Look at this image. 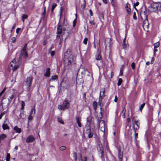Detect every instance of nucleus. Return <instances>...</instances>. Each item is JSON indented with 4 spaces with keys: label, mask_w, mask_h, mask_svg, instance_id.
Segmentation results:
<instances>
[{
    "label": "nucleus",
    "mask_w": 161,
    "mask_h": 161,
    "mask_svg": "<svg viewBox=\"0 0 161 161\" xmlns=\"http://www.w3.org/2000/svg\"><path fill=\"white\" fill-rule=\"evenodd\" d=\"M103 2L105 4L107 3V0H103Z\"/></svg>",
    "instance_id": "nucleus-59"
},
{
    "label": "nucleus",
    "mask_w": 161,
    "mask_h": 161,
    "mask_svg": "<svg viewBox=\"0 0 161 161\" xmlns=\"http://www.w3.org/2000/svg\"><path fill=\"white\" fill-rule=\"evenodd\" d=\"M63 105L65 109H68L69 107V102L66 99H65L63 102Z\"/></svg>",
    "instance_id": "nucleus-9"
},
{
    "label": "nucleus",
    "mask_w": 161,
    "mask_h": 161,
    "mask_svg": "<svg viewBox=\"0 0 161 161\" xmlns=\"http://www.w3.org/2000/svg\"><path fill=\"white\" fill-rule=\"evenodd\" d=\"M125 112H126V110H125V108H124L122 112V113H123V116H124V118H125Z\"/></svg>",
    "instance_id": "nucleus-54"
},
{
    "label": "nucleus",
    "mask_w": 161,
    "mask_h": 161,
    "mask_svg": "<svg viewBox=\"0 0 161 161\" xmlns=\"http://www.w3.org/2000/svg\"><path fill=\"white\" fill-rule=\"evenodd\" d=\"M6 88H5V87L4 88H3V90L2 91V92L3 93H4V92H5V90H6Z\"/></svg>",
    "instance_id": "nucleus-62"
},
{
    "label": "nucleus",
    "mask_w": 161,
    "mask_h": 161,
    "mask_svg": "<svg viewBox=\"0 0 161 161\" xmlns=\"http://www.w3.org/2000/svg\"><path fill=\"white\" fill-rule=\"evenodd\" d=\"M89 12H90V15L91 16H92L93 15V13H92V10L91 9H90L89 10Z\"/></svg>",
    "instance_id": "nucleus-58"
},
{
    "label": "nucleus",
    "mask_w": 161,
    "mask_h": 161,
    "mask_svg": "<svg viewBox=\"0 0 161 161\" xmlns=\"http://www.w3.org/2000/svg\"><path fill=\"white\" fill-rule=\"evenodd\" d=\"M7 137L6 135L5 134H2L0 136V139L2 140H3Z\"/></svg>",
    "instance_id": "nucleus-22"
},
{
    "label": "nucleus",
    "mask_w": 161,
    "mask_h": 161,
    "mask_svg": "<svg viewBox=\"0 0 161 161\" xmlns=\"http://www.w3.org/2000/svg\"><path fill=\"white\" fill-rule=\"evenodd\" d=\"M57 34H60L62 33H64V31H65V28H62L61 25H58L57 28Z\"/></svg>",
    "instance_id": "nucleus-8"
},
{
    "label": "nucleus",
    "mask_w": 161,
    "mask_h": 161,
    "mask_svg": "<svg viewBox=\"0 0 161 161\" xmlns=\"http://www.w3.org/2000/svg\"><path fill=\"white\" fill-rule=\"evenodd\" d=\"M86 130L85 131V133L88 135V137L90 138L93 137L94 132V129H91L89 126L86 127Z\"/></svg>",
    "instance_id": "nucleus-5"
},
{
    "label": "nucleus",
    "mask_w": 161,
    "mask_h": 161,
    "mask_svg": "<svg viewBox=\"0 0 161 161\" xmlns=\"http://www.w3.org/2000/svg\"><path fill=\"white\" fill-rule=\"evenodd\" d=\"M65 149H66V147L65 146H61L59 148L60 150H61V151L64 150Z\"/></svg>",
    "instance_id": "nucleus-45"
},
{
    "label": "nucleus",
    "mask_w": 161,
    "mask_h": 161,
    "mask_svg": "<svg viewBox=\"0 0 161 161\" xmlns=\"http://www.w3.org/2000/svg\"><path fill=\"white\" fill-rule=\"evenodd\" d=\"M111 3L113 6L115 7V2L114 0H111Z\"/></svg>",
    "instance_id": "nucleus-38"
},
{
    "label": "nucleus",
    "mask_w": 161,
    "mask_h": 161,
    "mask_svg": "<svg viewBox=\"0 0 161 161\" xmlns=\"http://www.w3.org/2000/svg\"><path fill=\"white\" fill-rule=\"evenodd\" d=\"M133 18L135 20H136L137 18L136 16V13L135 12L133 13Z\"/></svg>",
    "instance_id": "nucleus-43"
},
{
    "label": "nucleus",
    "mask_w": 161,
    "mask_h": 161,
    "mask_svg": "<svg viewBox=\"0 0 161 161\" xmlns=\"http://www.w3.org/2000/svg\"><path fill=\"white\" fill-rule=\"evenodd\" d=\"M44 75L47 77H49L50 76V69L49 68L47 69L46 72L44 74Z\"/></svg>",
    "instance_id": "nucleus-15"
},
{
    "label": "nucleus",
    "mask_w": 161,
    "mask_h": 161,
    "mask_svg": "<svg viewBox=\"0 0 161 161\" xmlns=\"http://www.w3.org/2000/svg\"><path fill=\"white\" fill-rule=\"evenodd\" d=\"M161 9V3H153L150 5L149 11L150 12H155L158 10H160Z\"/></svg>",
    "instance_id": "nucleus-2"
},
{
    "label": "nucleus",
    "mask_w": 161,
    "mask_h": 161,
    "mask_svg": "<svg viewBox=\"0 0 161 161\" xmlns=\"http://www.w3.org/2000/svg\"><path fill=\"white\" fill-rule=\"evenodd\" d=\"M8 122V120L6 119L4 121V123L2 125V127L4 130H8L9 129V127L7 125Z\"/></svg>",
    "instance_id": "nucleus-10"
},
{
    "label": "nucleus",
    "mask_w": 161,
    "mask_h": 161,
    "mask_svg": "<svg viewBox=\"0 0 161 161\" xmlns=\"http://www.w3.org/2000/svg\"><path fill=\"white\" fill-rule=\"evenodd\" d=\"M93 108L95 111L96 110L97 108V102L96 101L94 102L93 103Z\"/></svg>",
    "instance_id": "nucleus-21"
},
{
    "label": "nucleus",
    "mask_w": 161,
    "mask_h": 161,
    "mask_svg": "<svg viewBox=\"0 0 161 161\" xmlns=\"http://www.w3.org/2000/svg\"><path fill=\"white\" fill-rule=\"evenodd\" d=\"M103 99V97L101 96V94H100L99 100L98 102V105L100 106V109H102V107L101 106V104L102 103V100Z\"/></svg>",
    "instance_id": "nucleus-14"
},
{
    "label": "nucleus",
    "mask_w": 161,
    "mask_h": 161,
    "mask_svg": "<svg viewBox=\"0 0 161 161\" xmlns=\"http://www.w3.org/2000/svg\"><path fill=\"white\" fill-rule=\"evenodd\" d=\"M154 60V58H152L151 59V63L152 64H153V61Z\"/></svg>",
    "instance_id": "nucleus-57"
},
{
    "label": "nucleus",
    "mask_w": 161,
    "mask_h": 161,
    "mask_svg": "<svg viewBox=\"0 0 161 161\" xmlns=\"http://www.w3.org/2000/svg\"><path fill=\"white\" fill-rule=\"evenodd\" d=\"M32 78L31 76H30L27 78L26 80V84L28 86L27 89L28 90H30V87L31 85V81Z\"/></svg>",
    "instance_id": "nucleus-7"
},
{
    "label": "nucleus",
    "mask_w": 161,
    "mask_h": 161,
    "mask_svg": "<svg viewBox=\"0 0 161 161\" xmlns=\"http://www.w3.org/2000/svg\"><path fill=\"white\" fill-rule=\"evenodd\" d=\"M88 41V39L87 38H85L83 40V43L85 45H86L87 43V42Z\"/></svg>",
    "instance_id": "nucleus-37"
},
{
    "label": "nucleus",
    "mask_w": 161,
    "mask_h": 161,
    "mask_svg": "<svg viewBox=\"0 0 161 161\" xmlns=\"http://www.w3.org/2000/svg\"><path fill=\"white\" fill-rule=\"evenodd\" d=\"M117 100H118V97H117V96H115V99L114 100V101L115 102H117Z\"/></svg>",
    "instance_id": "nucleus-55"
},
{
    "label": "nucleus",
    "mask_w": 161,
    "mask_h": 161,
    "mask_svg": "<svg viewBox=\"0 0 161 161\" xmlns=\"http://www.w3.org/2000/svg\"><path fill=\"white\" fill-rule=\"evenodd\" d=\"M118 156L119 160L121 161L123 158V153L120 151L119 152Z\"/></svg>",
    "instance_id": "nucleus-17"
},
{
    "label": "nucleus",
    "mask_w": 161,
    "mask_h": 161,
    "mask_svg": "<svg viewBox=\"0 0 161 161\" xmlns=\"http://www.w3.org/2000/svg\"><path fill=\"white\" fill-rule=\"evenodd\" d=\"M138 122H136V123H134L135 124V125H136V126L138 127V128H139V125L138 124V123H137Z\"/></svg>",
    "instance_id": "nucleus-61"
},
{
    "label": "nucleus",
    "mask_w": 161,
    "mask_h": 161,
    "mask_svg": "<svg viewBox=\"0 0 161 161\" xmlns=\"http://www.w3.org/2000/svg\"><path fill=\"white\" fill-rule=\"evenodd\" d=\"M27 47V44H25L24 47L22 48L20 52V57H23L24 58H27L28 57V54L26 52V49Z\"/></svg>",
    "instance_id": "nucleus-6"
},
{
    "label": "nucleus",
    "mask_w": 161,
    "mask_h": 161,
    "mask_svg": "<svg viewBox=\"0 0 161 161\" xmlns=\"http://www.w3.org/2000/svg\"><path fill=\"white\" fill-rule=\"evenodd\" d=\"M157 49H156V48H154V50H153V53L154 54H155L156 52L157 51Z\"/></svg>",
    "instance_id": "nucleus-56"
},
{
    "label": "nucleus",
    "mask_w": 161,
    "mask_h": 161,
    "mask_svg": "<svg viewBox=\"0 0 161 161\" xmlns=\"http://www.w3.org/2000/svg\"><path fill=\"white\" fill-rule=\"evenodd\" d=\"M100 156L101 158H102L104 156V154H103V150H102L100 153Z\"/></svg>",
    "instance_id": "nucleus-41"
},
{
    "label": "nucleus",
    "mask_w": 161,
    "mask_h": 161,
    "mask_svg": "<svg viewBox=\"0 0 161 161\" xmlns=\"http://www.w3.org/2000/svg\"><path fill=\"white\" fill-rule=\"evenodd\" d=\"M35 114V109L34 107L32 108L30 111V115L34 116Z\"/></svg>",
    "instance_id": "nucleus-19"
},
{
    "label": "nucleus",
    "mask_w": 161,
    "mask_h": 161,
    "mask_svg": "<svg viewBox=\"0 0 161 161\" xmlns=\"http://www.w3.org/2000/svg\"><path fill=\"white\" fill-rule=\"evenodd\" d=\"M21 30V28H18L16 30V33L18 34L19 33V31Z\"/></svg>",
    "instance_id": "nucleus-53"
},
{
    "label": "nucleus",
    "mask_w": 161,
    "mask_h": 161,
    "mask_svg": "<svg viewBox=\"0 0 161 161\" xmlns=\"http://www.w3.org/2000/svg\"><path fill=\"white\" fill-rule=\"evenodd\" d=\"M102 129H101V130L103 132H104L105 131V129L103 127V128H102Z\"/></svg>",
    "instance_id": "nucleus-63"
},
{
    "label": "nucleus",
    "mask_w": 161,
    "mask_h": 161,
    "mask_svg": "<svg viewBox=\"0 0 161 161\" xmlns=\"http://www.w3.org/2000/svg\"><path fill=\"white\" fill-rule=\"evenodd\" d=\"M131 66L132 69H135V63L134 62L132 63L131 64Z\"/></svg>",
    "instance_id": "nucleus-44"
},
{
    "label": "nucleus",
    "mask_w": 161,
    "mask_h": 161,
    "mask_svg": "<svg viewBox=\"0 0 161 161\" xmlns=\"http://www.w3.org/2000/svg\"><path fill=\"white\" fill-rule=\"evenodd\" d=\"M35 139L33 136L30 135L27 137L26 142L27 143L32 142H33Z\"/></svg>",
    "instance_id": "nucleus-11"
},
{
    "label": "nucleus",
    "mask_w": 161,
    "mask_h": 161,
    "mask_svg": "<svg viewBox=\"0 0 161 161\" xmlns=\"http://www.w3.org/2000/svg\"><path fill=\"white\" fill-rule=\"evenodd\" d=\"M125 39H126V37H125V38L124 39L123 43V48H125Z\"/></svg>",
    "instance_id": "nucleus-39"
},
{
    "label": "nucleus",
    "mask_w": 161,
    "mask_h": 161,
    "mask_svg": "<svg viewBox=\"0 0 161 161\" xmlns=\"http://www.w3.org/2000/svg\"><path fill=\"white\" fill-rule=\"evenodd\" d=\"M20 65V62L18 61H16L15 59H14L10 63L9 68L10 70L14 71L19 68Z\"/></svg>",
    "instance_id": "nucleus-3"
},
{
    "label": "nucleus",
    "mask_w": 161,
    "mask_h": 161,
    "mask_svg": "<svg viewBox=\"0 0 161 161\" xmlns=\"http://www.w3.org/2000/svg\"><path fill=\"white\" fill-rule=\"evenodd\" d=\"M101 112L99 113V118L101 119L102 118V117H103V114H102V109L101 110Z\"/></svg>",
    "instance_id": "nucleus-49"
},
{
    "label": "nucleus",
    "mask_w": 161,
    "mask_h": 161,
    "mask_svg": "<svg viewBox=\"0 0 161 161\" xmlns=\"http://www.w3.org/2000/svg\"><path fill=\"white\" fill-rule=\"evenodd\" d=\"M122 82V80L121 78H119L118 80L117 85L118 86H119L121 85Z\"/></svg>",
    "instance_id": "nucleus-29"
},
{
    "label": "nucleus",
    "mask_w": 161,
    "mask_h": 161,
    "mask_svg": "<svg viewBox=\"0 0 161 161\" xmlns=\"http://www.w3.org/2000/svg\"><path fill=\"white\" fill-rule=\"evenodd\" d=\"M76 122L78 125V126L80 127H81V125L80 122V119L79 117L78 116L76 117Z\"/></svg>",
    "instance_id": "nucleus-16"
},
{
    "label": "nucleus",
    "mask_w": 161,
    "mask_h": 161,
    "mask_svg": "<svg viewBox=\"0 0 161 161\" xmlns=\"http://www.w3.org/2000/svg\"><path fill=\"white\" fill-rule=\"evenodd\" d=\"M137 118L136 117H134L133 118L132 120V122L133 123H136V122H138V120L137 119H136V118Z\"/></svg>",
    "instance_id": "nucleus-35"
},
{
    "label": "nucleus",
    "mask_w": 161,
    "mask_h": 161,
    "mask_svg": "<svg viewBox=\"0 0 161 161\" xmlns=\"http://www.w3.org/2000/svg\"><path fill=\"white\" fill-rule=\"evenodd\" d=\"M105 91V89L104 88H103L101 89L100 94H101V96H103L104 94Z\"/></svg>",
    "instance_id": "nucleus-20"
},
{
    "label": "nucleus",
    "mask_w": 161,
    "mask_h": 161,
    "mask_svg": "<svg viewBox=\"0 0 161 161\" xmlns=\"http://www.w3.org/2000/svg\"><path fill=\"white\" fill-rule=\"evenodd\" d=\"M13 129L16 133H20L21 132V129L20 128L18 127L17 126H15L14 127Z\"/></svg>",
    "instance_id": "nucleus-13"
},
{
    "label": "nucleus",
    "mask_w": 161,
    "mask_h": 161,
    "mask_svg": "<svg viewBox=\"0 0 161 161\" xmlns=\"http://www.w3.org/2000/svg\"><path fill=\"white\" fill-rule=\"evenodd\" d=\"M95 58L97 60H99L101 59V56L100 54H97L96 55Z\"/></svg>",
    "instance_id": "nucleus-25"
},
{
    "label": "nucleus",
    "mask_w": 161,
    "mask_h": 161,
    "mask_svg": "<svg viewBox=\"0 0 161 161\" xmlns=\"http://www.w3.org/2000/svg\"><path fill=\"white\" fill-rule=\"evenodd\" d=\"M145 105V103H143L140 106V110L141 112H142V110L143 109Z\"/></svg>",
    "instance_id": "nucleus-32"
},
{
    "label": "nucleus",
    "mask_w": 161,
    "mask_h": 161,
    "mask_svg": "<svg viewBox=\"0 0 161 161\" xmlns=\"http://www.w3.org/2000/svg\"><path fill=\"white\" fill-rule=\"evenodd\" d=\"M89 23L90 24L92 25H95V23L94 22L93 20L92 21H90Z\"/></svg>",
    "instance_id": "nucleus-52"
},
{
    "label": "nucleus",
    "mask_w": 161,
    "mask_h": 161,
    "mask_svg": "<svg viewBox=\"0 0 161 161\" xmlns=\"http://www.w3.org/2000/svg\"><path fill=\"white\" fill-rule=\"evenodd\" d=\"M159 46V42H157L154 44V48H156L158 47Z\"/></svg>",
    "instance_id": "nucleus-34"
},
{
    "label": "nucleus",
    "mask_w": 161,
    "mask_h": 161,
    "mask_svg": "<svg viewBox=\"0 0 161 161\" xmlns=\"http://www.w3.org/2000/svg\"><path fill=\"white\" fill-rule=\"evenodd\" d=\"M46 7L44 5V11L42 13V16L43 18H44L45 16V15L46 13Z\"/></svg>",
    "instance_id": "nucleus-36"
},
{
    "label": "nucleus",
    "mask_w": 161,
    "mask_h": 161,
    "mask_svg": "<svg viewBox=\"0 0 161 161\" xmlns=\"http://www.w3.org/2000/svg\"><path fill=\"white\" fill-rule=\"evenodd\" d=\"M62 36L61 37V36L60 35H57L56 37V39L59 40V44H61L62 43Z\"/></svg>",
    "instance_id": "nucleus-18"
},
{
    "label": "nucleus",
    "mask_w": 161,
    "mask_h": 161,
    "mask_svg": "<svg viewBox=\"0 0 161 161\" xmlns=\"http://www.w3.org/2000/svg\"><path fill=\"white\" fill-rule=\"evenodd\" d=\"M55 52L54 51H52L51 52V56L53 57L55 54Z\"/></svg>",
    "instance_id": "nucleus-47"
},
{
    "label": "nucleus",
    "mask_w": 161,
    "mask_h": 161,
    "mask_svg": "<svg viewBox=\"0 0 161 161\" xmlns=\"http://www.w3.org/2000/svg\"><path fill=\"white\" fill-rule=\"evenodd\" d=\"M10 158V155L9 153H8L7 154V157L6 158V161H9Z\"/></svg>",
    "instance_id": "nucleus-28"
},
{
    "label": "nucleus",
    "mask_w": 161,
    "mask_h": 161,
    "mask_svg": "<svg viewBox=\"0 0 161 161\" xmlns=\"http://www.w3.org/2000/svg\"><path fill=\"white\" fill-rule=\"evenodd\" d=\"M58 78V76L57 75H55L52 76V79L53 80H55L57 79Z\"/></svg>",
    "instance_id": "nucleus-40"
},
{
    "label": "nucleus",
    "mask_w": 161,
    "mask_h": 161,
    "mask_svg": "<svg viewBox=\"0 0 161 161\" xmlns=\"http://www.w3.org/2000/svg\"><path fill=\"white\" fill-rule=\"evenodd\" d=\"M21 109L23 110L24 109V107L25 105V104L23 101H21Z\"/></svg>",
    "instance_id": "nucleus-27"
},
{
    "label": "nucleus",
    "mask_w": 161,
    "mask_h": 161,
    "mask_svg": "<svg viewBox=\"0 0 161 161\" xmlns=\"http://www.w3.org/2000/svg\"><path fill=\"white\" fill-rule=\"evenodd\" d=\"M58 108L59 110H65L63 106H62L61 105H58Z\"/></svg>",
    "instance_id": "nucleus-24"
},
{
    "label": "nucleus",
    "mask_w": 161,
    "mask_h": 161,
    "mask_svg": "<svg viewBox=\"0 0 161 161\" xmlns=\"http://www.w3.org/2000/svg\"><path fill=\"white\" fill-rule=\"evenodd\" d=\"M73 56L70 49H68L64 54V64L65 67L69 66L72 62Z\"/></svg>",
    "instance_id": "nucleus-1"
},
{
    "label": "nucleus",
    "mask_w": 161,
    "mask_h": 161,
    "mask_svg": "<svg viewBox=\"0 0 161 161\" xmlns=\"http://www.w3.org/2000/svg\"><path fill=\"white\" fill-rule=\"evenodd\" d=\"M73 157V158H74V160L75 161H76L77 160V155L76 152H75L74 153Z\"/></svg>",
    "instance_id": "nucleus-30"
},
{
    "label": "nucleus",
    "mask_w": 161,
    "mask_h": 161,
    "mask_svg": "<svg viewBox=\"0 0 161 161\" xmlns=\"http://www.w3.org/2000/svg\"><path fill=\"white\" fill-rule=\"evenodd\" d=\"M12 42L13 43L14 42L16 41V38L14 37H13L11 38Z\"/></svg>",
    "instance_id": "nucleus-51"
},
{
    "label": "nucleus",
    "mask_w": 161,
    "mask_h": 161,
    "mask_svg": "<svg viewBox=\"0 0 161 161\" xmlns=\"http://www.w3.org/2000/svg\"><path fill=\"white\" fill-rule=\"evenodd\" d=\"M28 17V16L26 14H23L22 15V20L23 22L24 21L25 19H27Z\"/></svg>",
    "instance_id": "nucleus-23"
},
{
    "label": "nucleus",
    "mask_w": 161,
    "mask_h": 161,
    "mask_svg": "<svg viewBox=\"0 0 161 161\" xmlns=\"http://www.w3.org/2000/svg\"><path fill=\"white\" fill-rule=\"evenodd\" d=\"M141 17L142 19L144 20L143 27L144 28H148V21L147 20V12L146 11H142L141 13Z\"/></svg>",
    "instance_id": "nucleus-4"
},
{
    "label": "nucleus",
    "mask_w": 161,
    "mask_h": 161,
    "mask_svg": "<svg viewBox=\"0 0 161 161\" xmlns=\"http://www.w3.org/2000/svg\"><path fill=\"white\" fill-rule=\"evenodd\" d=\"M58 122L61 123L62 124H64V122L62 120L61 118H59L58 119Z\"/></svg>",
    "instance_id": "nucleus-33"
},
{
    "label": "nucleus",
    "mask_w": 161,
    "mask_h": 161,
    "mask_svg": "<svg viewBox=\"0 0 161 161\" xmlns=\"http://www.w3.org/2000/svg\"><path fill=\"white\" fill-rule=\"evenodd\" d=\"M84 161H87V158L86 157H84Z\"/></svg>",
    "instance_id": "nucleus-64"
},
{
    "label": "nucleus",
    "mask_w": 161,
    "mask_h": 161,
    "mask_svg": "<svg viewBox=\"0 0 161 161\" xmlns=\"http://www.w3.org/2000/svg\"><path fill=\"white\" fill-rule=\"evenodd\" d=\"M130 7V5L128 3L125 4V8L128 14H130L131 12Z\"/></svg>",
    "instance_id": "nucleus-12"
},
{
    "label": "nucleus",
    "mask_w": 161,
    "mask_h": 161,
    "mask_svg": "<svg viewBox=\"0 0 161 161\" xmlns=\"http://www.w3.org/2000/svg\"><path fill=\"white\" fill-rule=\"evenodd\" d=\"M139 3L138 2H136V3H134V7L135 8L136 6H138L139 4Z\"/></svg>",
    "instance_id": "nucleus-48"
},
{
    "label": "nucleus",
    "mask_w": 161,
    "mask_h": 161,
    "mask_svg": "<svg viewBox=\"0 0 161 161\" xmlns=\"http://www.w3.org/2000/svg\"><path fill=\"white\" fill-rule=\"evenodd\" d=\"M135 140H136V138L137 137L138 134L137 133H136V131L135 130Z\"/></svg>",
    "instance_id": "nucleus-50"
},
{
    "label": "nucleus",
    "mask_w": 161,
    "mask_h": 161,
    "mask_svg": "<svg viewBox=\"0 0 161 161\" xmlns=\"http://www.w3.org/2000/svg\"><path fill=\"white\" fill-rule=\"evenodd\" d=\"M14 95H12L11 96L9 97V98H8V100L9 103L11 102L12 99L14 98Z\"/></svg>",
    "instance_id": "nucleus-31"
},
{
    "label": "nucleus",
    "mask_w": 161,
    "mask_h": 161,
    "mask_svg": "<svg viewBox=\"0 0 161 161\" xmlns=\"http://www.w3.org/2000/svg\"><path fill=\"white\" fill-rule=\"evenodd\" d=\"M4 115L2 114V113L1 114H0V119H1L2 118V117Z\"/></svg>",
    "instance_id": "nucleus-60"
},
{
    "label": "nucleus",
    "mask_w": 161,
    "mask_h": 161,
    "mask_svg": "<svg viewBox=\"0 0 161 161\" xmlns=\"http://www.w3.org/2000/svg\"><path fill=\"white\" fill-rule=\"evenodd\" d=\"M76 23V18L73 21V26L75 27Z\"/></svg>",
    "instance_id": "nucleus-46"
},
{
    "label": "nucleus",
    "mask_w": 161,
    "mask_h": 161,
    "mask_svg": "<svg viewBox=\"0 0 161 161\" xmlns=\"http://www.w3.org/2000/svg\"><path fill=\"white\" fill-rule=\"evenodd\" d=\"M56 6H57V4H56L55 3H53V4L52 6V8H51V11H52V12H53V10H54V9H55V7H56Z\"/></svg>",
    "instance_id": "nucleus-26"
},
{
    "label": "nucleus",
    "mask_w": 161,
    "mask_h": 161,
    "mask_svg": "<svg viewBox=\"0 0 161 161\" xmlns=\"http://www.w3.org/2000/svg\"><path fill=\"white\" fill-rule=\"evenodd\" d=\"M33 116L31 115H29V116L28 117V119L29 121H30L32 119V118H33Z\"/></svg>",
    "instance_id": "nucleus-42"
}]
</instances>
